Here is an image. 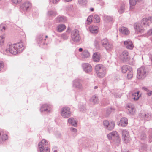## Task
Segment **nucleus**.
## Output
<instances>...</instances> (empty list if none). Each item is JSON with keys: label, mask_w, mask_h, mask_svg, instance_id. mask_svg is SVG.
I'll use <instances>...</instances> for the list:
<instances>
[{"label": "nucleus", "mask_w": 152, "mask_h": 152, "mask_svg": "<svg viewBox=\"0 0 152 152\" xmlns=\"http://www.w3.org/2000/svg\"><path fill=\"white\" fill-rule=\"evenodd\" d=\"M95 70L98 77L100 78L104 77L107 73L106 68L102 64H98L95 67Z\"/></svg>", "instance_id": "1"}, {"label": "nucleus", "mask_w": 152, "mask_h": 152, "mask_svg": "<svg viewBox=\"0 0 152 152\" xmlns=\"http://www.w3.org/2000/svg\"><path fill=\"white\" fill-rule=\"evenodd\" d=\"M146 69L144 67H140L137 70V77L139 79L143 78L146 76Z\"/></svg>", "instance_id": "2"}, {"label": "nucleus", "mask_w": 152, "mask_h": 152, "mask_svg": "<svg viewBox=\"0 0 152 152\" xmlns=\"http://www.w3.org/2000/svg\"><path fill=\"white\" fill-rule=\"evenodd\" d=\"M71 113L70 108L68 107H63L61 111V115L64 118H68L70 115Z\"/></svg>", "instance_id": "3"}, {"label": "nucleus", "mask_w": 152, "mask_h": 152, "mask_svg": "<svg viewBox=\"0 0 152 152\" xmlns=\"http://www.w3.org/2000/svg\"><path fill=\"white\" fill-rule=\"evenodd\" d=\"M120 58L123 61H126L129 60L130 58L128 52L127 50L124 51L120 56Z\"/></svg>", "instance_id": "4"}, {"label": "nucleus", "mask_w": 152, "mask_h": 152, "mask_svg": "<svg viewBox=\"0 0 152 152\" xmlns=\"http://www.w3.org/2000/svg\"><path fill=\"white\" fill-rule=\"evenodd\" d=\"M72 40L75 42L78 41L80 39L79 31L77 30H74L72 33Z\"/></svg>", "instance_id": "5"}, {"label": "nucleus", "mask_w": 152, "mask_h": 152, "mask_svg": "<svg viewBox=\"0 0 152 152\" xmlns=\"http://www.w3.org/2000/svg\"><path fill=\"white\" fill-rule=\"evenodd\" d=\"M122 138L125 143L128 142L130 140V138L129 134V132L126 130H123L122 132Z\"/></svg>", "instance_id": "6"}, {"label": "nucleus", "mask_w": 152, "mask_h": 152, "mask_svg": "<svg viewBox=\"0 0 152 152\" xmlns=\"http://www.w3.org/2000/svg\"><path fill=\"white\" fill-rule=\"evenodd\" d=\"M104 125L109 130H112L115 126V123L113 121L109 122L107 121H104L103 122Z\"/></svg>", "instance_id": "7"}, {"label": "nucleus", "mask_w": 152, "mask_h": 152, "mask_svg": "<svg viewBox=\"0 0 152 152\" xmlns=\"http://www.w3.org/2000/svg\"><path fill=\"white\" fill-rule=\"evenodd\" d=\"M152 23V16L150 17L147 18H144L142 19L141 21V23L143 25H147L149 26V24Z\"/></svg>", "instance_id": "8"}, {"label": "nucleus", "mask_w": 152, "mask_h": 152, "mask_svg": "<svg viewBox=\"0 0 152 152\" xmlns=\"http://www.w3.org/2000/svg\"><path fill=\"white\" fill-rule=\"evenodd\" d=\"M134 27L137 32H142L144 30V28L140 24L137 23H135Z\"/></svg>", "instance_id": "9"}, {"label": "nucleus", "mask_w": 152, "mask_h": 152, "mask_svg": "<svg viewBox=\"0 0 152 152\" xmlns=\"http://www.w3.org/2000/svg\"><path fill=\"white\" fill-rule=\"evenodd\" d=\"M102 43L107 50H109L112 48V46L109 44L107 40L106 39H103L102 41Z\"/></svg>", "instance_id": "10"}, {"label": "nucleus", "mask_w": 152, "mask_h": 152, "mask_svg": "<svg viewBox=\"0 0 152 152\" xmlns=\"http://www.w3.org/2000/svg\"><path fill=\"white\" fill-rule=\"evenodd\" d=\"M124 44L126 48L128 49L132 50L134 48V46L132 42L130 40L125 41Z\"/></svg>", "instance_id": "11"}, {"label": "nucleus", "mask_w": 152, "mask_h": 152, "mask_svg": "<svg viewBox=\"0 0 152 152\" xmlns=\"http://www.w3.org/2000/svg\"><path fill=\"white\" fill-rule=\"evenodd\" d=\"M14 46L18 53L20 52L23 49V44L21 43H18L14 44Z\"/></svg>", "instance_id": "12"}, {"label": "nucleus", "mask_w": 152, "mask_h": 152, "mask_svg": "<svg viewBox=\"0 0 152 152\" xmlns=\"http://www.w3.org/2000/svg\"><path fill=\"white\" fill-rule=\"evenodd\" d=\"M7 50L11 54H16L18 52L15 47L14 44L10 45Z\"/></svg>", "instance_id": "13"}, {"label": "nucleus", "mask_w": 152, "mask_h": 152, "mask_svg": "<svg viewBox=\"0 0 152 152\" xmlns=\"http://www.w3.org/2000/svg\"><path fill=\"white\" fill-rule=\"evenodd\" d=\"M31 4L28 1L24 2L22 5V7L23 10H27L28 9L31 8Z\"/></svg>", "instance_id": "14"}, {"label": "nucleus", "mask_w": 152, "mask_h": 152, "mask_svg": "<svg viewBox=\"0 0 152 152\" xmlns=\"http://www.w3.org/2000/svg\"><path fill=\"white\" fill-rule=\"evenodd\" d=\"M128 124L127 120L125 118H122L118 123V125L122 127L126 126Z\"/></svg>", "instance_id": "15"}, {"label": "nucleus", "mask_w": 152, "mask_h": 152, "mask_svg": "<svg viewBox=\"0 0 152 152\" xmlns=\"http://www.w3.org/2000/svg\"><path fill=\"white\" fill-rule=\"evenodd\" d=\"M101 58L100 54L98 53H96L94 54L93 56V59L94 61L96 62H99Z\"/></svg>", "instance_id": "16"}, {"label": "nucleus", "mask_w": 152, "mask_h": 152, "mask_svg": "<svg viewBox=\"0 0 152 152\" xmlns=\"http://www.w3.org/2000/svg\"><path fill=\"white\" fill-rule=\"evenodd\" d=\"M107 137L108 139H110L115 137L118 138V136L117 132H113L107 135Z\"/></svg>", "instance_id": "17"}, {"label": "nucleus", "mask_w": 152, "mask_h": 152, "mask_svg": "<svg viewBox=\"0 0 152 152\" xmlns=\"http://www.w3.org/2000/svg\"><path fill=\"white\" fill-rule=\"evenodd\" d=\"M48 145V143L45 139H42L41 142H39L38 146L39 148L44 147Z\"/></svg>", "instance_id": "18"}, {"label": "nucleus", "mask_w": 152, "mask_h": 152, "mask_svg": "<svg viewBox=\"0 0 152 152\" xmlns=\"http://www.w3.org/2000/svg\"><path fill=\"white\" fill-rule=\"evenodd\" d=\"M66 28V26L64 24H60L58 25L57 27V31L61 32L64 30Z\"/></svg>", "instance_id": "19"}, {"label": "nucleus", "mask_w": 152, "mask_h": 152, "mask_svg": "<svg viewBox=\"0 0 152 152\" xmlns=\"http://www.w3.org/2000/svg\"><path fill=\"white\" fill-rule=\"evenodd\" d=\"M98 28L97 26H90L89 27L90 31L93 33H97L98 32Z\"/></svg>", "instance_id": "20"}, {"label": "nucleus", "mask_w": 152, "mask_h": 152, "mask_svg": "<svg viewBox=\"0 0 152 152\" xmlns=\"http://www.w3.org/2000/svg\"><path fill=\"white\" fill-rule=\"evenodd\" d=\"M119 31L122 34L126 35L129 34V31L128 29L124 27H121Z\"/></svg>", "instance_id": "21"}, {"label": "nucleus", "mask_w": 152, "mask_h": 152, "mask_svg": "<svg viewBox=\"0 0 152 152\" xmlns=\"http://www.w3.org/2000/svg\"><path fill=\"white\" fill-rule=\"evenodd\" d=\"M84 70L86 72H89L92 70V68L89 64H86L84 65Z\"/></svg>", "instance_id": "22"}, {"label": "nucleus", "mask_w": 152, "mask_h": 152, "mask_svg": "<svg viewBox=\"0 0 152 152\" xmlns=\"http://www.w3.org/2000/svg\"><path fill=\"white\" fill-rule=\"evenodd\" d=\"M139 92L137 91L132 94V98L134 100H137L139 99V97L140 96V95L139 94Z\"/></svg>", "instance_id": "23"}, {"label": "nucleus", "mask_w": 152, "mask_h": 152, "mask_svg": "<svg viewBox=\"0 0 152 152\" xmlns=\"http://www.w3.org/2000/svg\"><path fill=\"white\" fill-rule=\"evenodd\" d=\"M126 108L129 110L131 114H133L134 112L135 111V108L134 106L132 104H130L128 105L126 107Z\"/></svg>", "instance_id": "24"}, {"label": "nucleus", "mask_w": 152, "mask_h": 152, "mask_svg": "<svg viewBox=\"0 0 152 152\" xmlns=\"http://www.w3.org/2000/svg\"><path fill=\"white\" fill-rule=\"evenodd\" d=\"M66 21V18L64 16H58L56 19V21L58 22H64Z\"/></svg>", "instance_id": "25"}, {"label": "nucleus", "mask_w": 152, "mask_h": 152, "mask_svg": "<svg viewBox=\"0 0 152 152\" xmlns=\"http://www.w3.org/2000/svg\"><path fill=\"white\" fill-rule=\"evenodd\" d=\"M128 72L127 75V77L128 79L132 78L133 76V72L132 69V68H129L128 71Z\"/></svg>", "instance_id": "26"}, {"label": "nucleus", "mask_w": 152, "mask_h": 152, "mask_svg": "<svg viewBox=\"0 0 152 152\" xmlns=\"http://www.w3.org/2000/svg\"><path fill=\"white\" fill-rule=\"evenodd\" d=\"M50 109V106L47 104H44L41 107V110L42 111H43L46 110H49Z\"/></svg>", "instance_id": "27"}, {"label": "nucleus", "mask_w": 152, "mask_h": 152, "mask_svg": "<svg viewBox=\"0 0 152 152\" xmlns=\"http://www.w3.org/2000/svg\"><path fill=\"white\" fill-rule=\"evenodd\" d=\"M129 68H131L127 66H123L121 68V70L122 72L125 73L127 71H128Z\"/></svg>", "instance_id": "28"}, {"label": "nucleus", "mask_w": 152, "mask_h": 152, "mask_svg": "<svg viewBox=\"0 0 152 152\" xmlns=\"http://www.w3.org/2000/svg\"><path fill=\"white\" fill-rule=\"evenodd\" d=\"M68 122L72 125L75 126L77 124V121L74 119L70 118L68 120Z\"/></svg>", "instance_id": "29"}, {"label": "nucleus", "mask_w": 152, "mask_h": 152, "mask_svg": "<svg viewBox=\"0 0 152 152\" xmlns=\"http://www.w3.org/2000/svg\"><path fill=\"white\" fill-rule=\"evenodd\" d=\"M40 152H50V149L47 147L41 148H39Z\"/></svg>", "instance_id": "30"}, {"label": "nucleus", "mask_w": 152, "mask_h": 152, "mask_svg": "<svg viewBox=\"0 0 152 152\" xmlns=\"http://www.w3.org/2000/svg\"><path fill=\"white\" fill-rule=\"evenodd\" d=\"M90 56V54L87 50L84 51L82 54V57L84 58H87Z\"/></svg>", "instance_id": "31"}, {"label": "nucleus", "mask_w": 152, "mask_h": 152, "mask_svg": "<svg viewBox=\"0 0 152 152\" xmlns=\"http://www.w3.org/2000/svg\"><path fill=\"white\" fill-rule=\"evenodd\" d=\"M93 17L92 15L89 16L87 18V21H88V24H90L92 22Z\"/></svg>", "instance_id": "32"}, {"label": "nucleus", "mask_w": 152, "mask_h": 152, "mask_svg": "<svg viewBox=\"0 0 152 152\" xmlns=\"http://www.w3.org/2000/svg\"><path fill=\"white\" fill-rule=\"evenodd\" d=\"M125 5L123 4L121 6L119 10V12L120 13H122L123 12L124 10Z\"/></svg>", "instance_id": "33"}, {"label": "nucleus", "mask_w": 152, "mask_h": 152, "mask_svg": "<svg viewBox=\"0 0 152 152\" xmlns=\"http://www.w3.org/2000/svg\"><path fill=\"white\" fill-rule=\"evenodd\" d=\"M94 18L96 23H98L100 22V18L99 16L98 15H94Z\"/></svg>", "instance_id": "34"}, {"label": "nucleus", "mask_w": 152, "mask_h": 152, "mask_svg": "<svg viewBox=\"0 0 152 152\" xmlns=\"http://www.w3.org/2000/svg\"><path fill=\"white\" fill-rule=\"evenodd\" d=\"M4 37L3 36H0V44L2 45L4 43Z\"/></svg>", "instance_id": "35"}, {"label": "nucleus", "mask_w": 152, "mask_h": 152, "mask_svg": "<svg viewBox=\"0 0 152 152\" xmlns=\"http://www.w3.org/2000/svg\"><path fill=\"white\" fill-rule=\"evenodd\" d=\"M43 41L42 38V36H39L37 38V41L38 43H41Z\"/></svg>", "instance_id": "36"}, {"label": "nucleus", "mask_w": 152, "mask_h": 152, "mask_svg": "<svg viewBox=\"0 0 152 152\" xmlns=\"http://www.w3.org/2000/svg\"><path fill=\"white\" fill-rule=\"evenodd\" d=\"M74 85L77 88H80L81 87V84L78 81H75L74 83Z\"/></svg>", "instance_id": "37"}, {"label": "nucleus", "mask_w": 152, "mask_h": 152, "mask_svg": "<svg viewBox=\"0 0 152 152\" xmlns=\"http://www.w3.org/2000/svg\"><path fill=\"white\" fill-rule=\"evenodd\" d=\"M78 2L81 5H84L86 4V0H78Z\"/></svg>", "instance_id": "38"}, {"label": "nucleus", "mask_w": 152, "mask_h": 152, "mask_svg": "<svg viewBox=\"0 0 152 152\" xmlns=\"http://www.w3.org/2000/svg\"><path fill=\"white\" fill-rule=\"evenodd\" d=\"M94 45L96 48H99V42L95 40V41Z\"/></svg>", "instance_id": "39"}, {"label": "nucleus", "mask_w": 152, "mask_h": 152, "mask_svg": "<svg viewBox=\"0 0 152 152\" xmlns=\"http://www.w3.org/2000/svg\"><path fill=\"white\" fill-rule=\"evenodd\" d=\"M4 64L3 62L1 61H0V71L4 67Z\"/></svg>", "instance_id": "40"}, {"label": "nucleus", "mask_w": 152, "mask_h": 152, "mask_svg": "<svg viewBox=\"0 0 152 152\" xmlns=\"http://www.w3.org/2000/svg\"><path fill=\"white\" fill-rule=\"evenodd\" d=\"M8 139V137L7 135L5 134H3V137L2 139L3 140H6Z\"/></svg>", "instance_id": "41"}, {"label": "nucleus", "mask_w": 152, "mask_h": 152, "mask_svg": "<svg viewBox=\"0 0 152 152\" xmlns=\"http://www.w3.org/2000/svg\"><path fill=\"white\" fill-rule=\"evenodd\" d=\"M135 5L130 4V10H132L134 9L135 8Z\"/></svg>", "instance_id": "42"}, {"label": "nucleus", "mask_w": 152, "mask_h": 152, "mask_svg": "<svg viewBox=\"0 0 152 152\" xmlns=\"http://www.w3.org/2000/svg\"><path fill=\"white\" fill-rule=\"evenodd\" d=\"M22 0H12V2L15 4L18 3L19 2H20Z\"/></svg>", "instance_id": "43"}, {"label": "nucleus", "mask_w": 152, "mask_h": 152, "mask_svg": "<svg viewBox=\"0 0 152 152\" xmlns=\"http://www.w3.org/2000/svg\"><path fill=\"white\" fill-rule=\"evenodd\" d=\"M93 98H95V99H93V102H94V103H96V102H97V98L96 96H94V97H93Z\"/></svg>", "instance_id": "44"}, {"label": "nucleus", "mask_w": 152, "mask_h": 152, "mask_svg": "<svg viewBox=\"0 0 152 152\" xmlns=\"http://www.w3.org/2000/svg\"><path fill=\"white\" fill-rule=\"evenodd\" d=\"M60 0H50V1L53 3H56L59 1Z\"/></svg>", "instance_id": "45"}, {"label": "nucleus", "mask_w": 152, "mask_h": 152, "mask_svg": "<svg viewBox=\"0 0 152 152\" xmlns=\"http://www.w3.org/2000/svg\"><path fill=\"white\" fill-rule=\"evenodd\" d=\"M2 28H3L4 30H5V26L3 25H1L0 26V29H1V30H2V29H1Z\"/></svg>", "instance_id": "46"}, {"label": "nucleus", "mask_w": 152, "mask_h": 152, "mask_svg": "<svg viewBox=\"0 0 152 152\" xmlns=\"http://www.w3.org/2000/svg\"><path fill=\"white\" fill-rule=\"evenodd\" d=\"M148 34L149 35H152V28L149 30L148 31Z\"/></svg>", "instance_id": "47"}, {"label": "nucleus", "mask_w": 152, "mask_h": 152, "mask_svg": "<svg viewBox=\"0 0 152 152\" xmlns=\"http://www.w3.org/2000/svg\"><path fill=\"white\" fill-rule=\"evenodd\" d=\"M147 94L148 96H150V95H151V94H152V91H150L149 92H148V91Z\"/></svg>", "instance_id": "48"}, {"label": "nucleus", "mask_w": 152, "mask_h": 152, "mask_svg": "<svg viewBox=\"0 0 152 152\" xmlns=\"http://www.w3.org/2000/svg\"><path fill=\"white\" fill-rule=\"evenodd\" d=\"M71 130L73 132H76L77 131V130L75 128H71Z\"/></svg>", "instance_id": "49"}, {"label": "nucleus", "mask_w": 152, "mask_h": 152, "mask_svg": "<svg viewBox=\"0 0 152 152\" xmlns=\"http://www.w3.org/2000/svg\"><path fill=\"white\" fill-rule=\"evenodd\" d=\"M143 137H143V138H142V136H141V139H145V138H146V136L145 135H143Z\"/></svg>", "instance_id": "50"}, {"label": "nucleus", "mask_w": 152, "mask_h": 152, "mask_svg": "<svg viewBox=\"0 0 152 152\" xmlns=\"http://www.w3.org/2000/svg\"><path fill=\"white\" fill-rule=\"evenodd\" d=\"M122 152H128V151L127 150L124 149L122 151Z\"/></svg>", "instance_id": "51"}, {"label": "nucleus", "mask_w": 152, "mask_h": 152, "mask_svg": "<svg viewBox=\"0 0 152 152\" xmlns=\"http://www.w3.org/2000/svg\"><path fill=\"white\" fill-rule=\"evenodd\" d=\"M142 89L145 91H147L148 90L147 88H146L145 87L143 88Z\"/></svg>", "instance_id": "52"}, {"label": "nucleus", "mask_w": 152, "mask_h": 152, "mask_svg": "<svg viewBox=\"0 0 152 152\" xmlns=\"http://www.w3.org/2000/svg\"><path fill=\"white\" fill-rule=\"evenodd\" d=\"M49 14L50 15H53V12H49Z\"/></svg>", "instance_id": "53"}, {"label": "nucleus", "mask_w": 152, "mask_h": 152, "mask_svg": "<svg viewBox=\"0 0 152 152\" xmlns=\"http://www.w3.org/2000/svg\"><path fill=\"white\" fill-rule=\"evenodd\" d=\"M83 50V49L82 48H80L79 49V51L80 52H82Z\"/></svg>", "instance_id": "54"}, {"label": "nucleus", "mask_w": 152, "mask_h": 152, "mask_svg": "<svg viewBox=\"0 0 152 152\" xmlns=\"http://www.w3.org/2000/svg\"><path fill=\"white\" fill-rule=\"evenodd\" d=\"M90 10L93 12L94 11V9L93 8H91L90 9Z\"/></svg>", "instance_id": "55"}, {"label": "nucleus", "mask_w": 152, "mask_h": 152, "mask_svg": "<svg viewBox=\"0 0 152 152\" xmlns=\"http://www.w3.org/2000/svg\"><path fill=\"white\" fill-rule=\"evenodd\" d=\"M3 134V132L1 131H0V136L1 134Z\"/></svg>", "instance_id": "56"}, {"label": "nucleus", "mask_w": 152, "mask_h": 152, "mask_svg": "<svg viewBox=\"0 0 152 152\" xmlns=\"http://www.w3.org/2000/svg\"><path fill=\"white\" fill-rule=\"evenodd\" d=\"M64 0L66 2H69V1H71L72 0Z\"/></svg>", "instance_id": "57"}, {"label": "nucleus", "mask_w": 152, "mask_h": 152, "mask_svg": "<svg viewBox=\"0 0 152 152\" xmlns=\"http://www.w3.org/2000/svg\"><path fill=\"white\" fill-rule=\"evenodd\" d=\"M97 88H98V87L97 86H95L94 87V89H96Z\"/></svg>", "instance_id": "58"}, {"label": "nucleus", "mask_w": 152, "mask_h": 152, "mask_svg": "<svg viewBox=\"0 0 152 152\" xmlns=\"http://www.w3.org/2000/svg\"><path fill=\"white\" fill-rule=\"evenodd\" d=\"M47 37H48V36H45V38H47Z\"/></svg>", "instance_id": "59"}, {"label": "nucleus", "mask_w": 152, "mask_h": 152, "mask_svg": "<svg viewBox=\"0 0 152 152\" xmlns=\"http://www.w3.org/2000/svg\"><path fill=\"white\" fill-rule=\"evenodd\" d=\"M151 61H152V59H151Z\"/></svg>", "instance_id": "60"}]
</instances>
